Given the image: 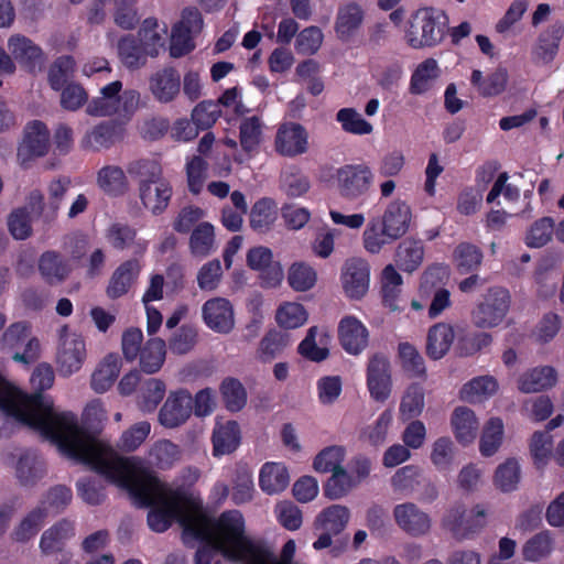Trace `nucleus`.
Returning a JSON list of instances; mask_svg holds the SVG:
<instances>
[{"label":"nucleus","mask_w":564,"mask_h":564,"mask_svg":"<svg viewBox=\"0 0 564 564\" xmlns=\"http://www.w3.org/2000/svg\"><path fill=\"white\" fill-rule=\"evenodd\" d=\"M79 445L64 443L68 451L79 457L109 481L127 489L140 507H153L148 514V524L155 532L166 531L177 520L183 527V519L195 513L186 507L183 492L162 482L153 473L144 468L134 457H122L109 445L99 447L87 440L77 438Z\"/></svg>","instance_id":"f257e3e1"},{"label":"nucleus","mask_w":564,"mask_h":564,"mask_svg":"<svg viewBox=\"0 0 564 564\" xmlns=\"http://www.w3.org/2000/svg\"><path fill=\"white\" fill-rule=\"evenodd\" d=\"M54 379V370L48 364L39 365L31 376V384L39 392L26 394L0 376V410L39 431L69 458L82 463V459L73 455L64 443L77 445V438H85L87 443H94L99 447L107 444L79 427L77 417L72 412L56 411L52 399L41 393L53 386Z\"/></svg>","instance_id":"f03ea898"},{"label":"nucleus","mask_w":564,"mask_h":564,"mask_svg":"<svg viewBox=\"0 0 564 564\" xmlns=\"http://www.w3.org/2000/svg\"><path fill=\"white\" fill-rule=\"evenodd\" d=\"M184 542L188 538L200 541H213L220 553L230 560L248 564L257 544L245 534V519L240 511L228 510L217 519H212L202 510L183 519Z\"/></svg>","instance_id":"7ed1b4c3"},{"label":"nucleus","mask_w":564,"mask_h":564,"mask_svg":"<svg viewBox=\"0 0 564 564\" xmlns=\"http://www.w3.org/2000/svg\"><path fill=\"white\" fill-rule=\"evenodd\" d=\"M448 26V17L442 10L423 8L411 15L406 23L404 39L412 48L438 45Z\"/></svg>","instance_id":"20e7f679"},{"label":"nucleus","mask_w":564,"mask_h":564,"mask_svg":"<svg viewBox=\"0 0 564 564\" xmlns=\"http://www.w3.org/2000/svg\"><path fill=\"white\" fill-rule=\"evenodd\" d=\"M122 89V83L115 80L100 89V95L93 98L86 108L90 116L107 117L119 115L122 117H130L133 115L140 105V94L134 89Z\"/></svg>","instance_id":"39448f33"},{"label":"nucleus","mask_w":564,"mask_h":564,"mask_svg":"<svg viewBox=\"0 0 564 564\" xmlns=\"http://www.w3.org/2000/svg\"><path fill=\"white\" fill-rule=\"evenodd\" d=\"M510 304L508 290L500 286L490 288L471 311L473 325L480 329L499 326L505 321Z\"/></svg>","instance_id":"423d86ee"},{"label":"nucleus","mask_w":564,"mask_h":564,"mask_svg":"<svg viewBox=\"0 0 564 564\" xmlns=\"http://www.w3.org/2000/svg\"><path fill=\"white\" fill-rule=\"evenodd\" d=\"M487 524V510L476 505L469 512L463 505L448 509L442 519V525L449 531L456 540H466L480 532Z\"/></svg>","instance_id":"0eeeda50"},{"label":"nucleus","mask_w":564,"mask_h":564,"mask_svg":"<svg viewBox=\"0 0 564 564\" xmlns=\"http://www.w3.org/2000/svg\"><path fill=\"white\" fill-rule=\"evenodd\" d=\"M373 172L366 163L346 164L336 170L337 191L343 198L355 200L366 195L373 184Z\"/></svg>","instance_id":"6e6552de"},{"label":"nucleus","mask_w":564,"mask_h":564,"mask_svg":"<svg viewBox=\"0 0 564 564\" xmlns=\"http://www.w3.org/2000/svg\"><path fill=\"white\" fill-rule=\"evenodd\" d=\"M87 356L84 338L72 333L67 326L59 330V345L56 356L58 371L62 376L68 377L77 372Z\"/></svg>","instance_id":"1a4fd4ad"},{"label":"nucleus","mask_w":564,"mask_h":564,"mask_svg":"<svg viewBox=\"0 0 564 564\" xmlns=\"http://www.w3.org/2000/svg\"><path fill=\"white\" fill-rule=\"evenodd\" d=\"M392 516L398 528L410 536H424L432 529L430 514L414 502L405 501L395 505Z\"/></svg>","instance_id":"9d476101"},{"label":"nucleus","mask_w":564,"mask_h":564,"mask_svg":"<svg viewBox=\"0 0 564 564\" xmlns=\"http://www.w3.org/2000/svg\"><path fill=\"white\" fill-rule=\"evenodd\" d=\"M48 148V129L41 121H32L25 127L23 141L18 148V161L26 166L35 158L44 156Z\"/></svg>","instance_id":"9b49d317"},{"label":"nucleus","mask_w":564,"mask_h":564,"mask_svg":"<svg viewBox=\"0 0 564 564\" xmlns=\"http://www.w3.org/2000/svg\"><path fill=\"white\" fill-rule=\"evenodd\" d=\"M367 387L370 395L378 402L386 401L391 393V367L388 357L377 352L367 365Z\"/></svg>","instance_id":"f8f14e48"},{"label":"nucleus","mask_w":564,"mask_h":564,"mask_svg":"<svg viewBox=\"0 0 564 564\" xmlns=\"http://www.w3.org/2000/svg\"><path fill=\"white\" fill-rule=\"evenodd\" d=\"M275 151L288 158L301 155L307 151L308 135L303 126L295 122H286L279 127L275 140Z\"/></svg>","instance_id":"ddd939ff"},{"label":"nucleus","mask_w":564,"mask_h":564,"mask_svg":"<svg viewBox=\"0 0 564 564\" xmlns=\"http://www.w3.org/2000/svg\"><path fill=\"white\" fill-rule=\"evenodd\" d=\"M193 412V398L186 390H178L171 393L159 413L160 423L174 429L184 424Z\"/></svg>","instance_id":"4468645a"},{"label":"nucleus","mask_w":564,"mask_h":564,"mask_svg":"<svg viewBox=\"0 0 564 564\" xmlns=\"http://www.w3.org/2000/svg\"><path fill=\"white\" fill-rule=\"evenodd\" d=\"M247 264L260 272L262 284L274 288L283 280V270L278 261H273L272 251L263 246L251 248L247 253Z\"/></svg>","instance_id":"2eb2a0df"},{"label":"nucleus","mask_w":564,"mask_h":564,"mask_svg":"<svg viewBox=\"0 0 564 564\" xmlns=\"http://www.w3.org/2000/svg\"><path fill=\"white\" fill-rule=\"evenodd\" d=\"M369 264L360 258L345 262L341 271V283L345 294L355 300L361 299L369 289Z\"/></svg>","instance_id":"dca6fc26"},{"label":"nucleus","mask_w":564,"mask_h":564,"mask_svg":"<svg viewBox=\"0 0 564 564\" xmlns=\"http://www.w3.org/2000/svg\"><path fill=\"white\" fill-rule=\"evenodd\" d=\"M205 324L219 334H228L235 326L234 307L224 297H214L206 301L202 307Z\"/></svg>","instance_id":"f3484780"},{"label":"nucleus","mask_w":564,"mask_h":564,"mask_svg":"<svg viewBox=\"0 0 564 564\" xmlns=\"http://www.w3.org/2000/svg\"><path fill=\"white\" fill-rule=\"evenodd\" d=\"M117 51L120 62L130 70L144 67L149 56H158L155 48H147L142 39H139L134 34L123 35L117 44Z\"/></svg>","instance_id":"a211bd4d"},{"label":"nucleus","mask_w":564,"mask_h":564,"mask_svg":"<svg viewBox=\"0 0 564 564\" xmlns=\"http://www.w3.org/2000/svg\"><path fill=\"white\" fill-rule=\"evenodd\" d=\"M149 90L155 100L169 104L176 99L181 90V77L172 67H163L149 77Z\"/></svg>","instance_id":"6ab92c4d"},{"label":"nucleus","mask_w":564,"mask_h":564,"mask_svg":"<svg viewBox=\"0 0 564 564\" xmlns=\"http://www.w3.org/2000/svg\"><path fill=\"white\" fill-rule=\"evenodd\" d=\"M11 56L28 70L33 72L44 63V54L39 45L29 37L13 34L8 40Z\"/></svg>","instance_id":"aec40b11"},{"label":"nucleus","mask_w":564,"mask_h":564,"mask_svg":"<svg viewBox=\"0 0 564 564\" xmlns=\"http://www.w3.org/2000/svg\"><path fill=\"white\" fill-rule=\"evenodd\" d=\"M338 337L348 354L358 355L367 347L369 333L359 319L346 316L339 323Z\"/></svg>","instance_id":"412c9836"},{"label":"nucleus","mask_w":564,"mask_h":564,"mask_svg":"<svg viewBox=\"0 0 564 564\" xmlns=\"http://www.w3.org/2000/svg\"><path fill=\"white\" fill-rule=\"evenodd\" d=\"M564 34V25L555 22L543 31L532 48V61L536 65H547L555 58Z\"/></svg>","instance_id":"4be33fe9"},{"label":"nucleus","mask_w":564,"mask_h":564,"mask_svg":"<svg viewBox=\"0 0 564 564\" xmlns=\"http://www.w3.org/2000/svg\"><path fill=\"white\" fill-rule=\"evenodd\" d=\"M138 189L143 206L153 215L162 214L172 197V186L164 177L153 183L140 184Z\"/></svg>","instance_id":"5701e85b"},{"label":"nucleus","mask_w":564,"mask_h":564,"mask_svg":"<svg viewBox=\"0 0 564 564\" xmlns=\"http://www.w3.org/2000/svg\"><path fill=\"white\" fill-rule=\"evenodd\" d=\"M141 271L140 262L130 259L121 263L110 276L106 294L109 299L116 300L128 293L132 284L137 281Z\"/></svg>","instance_id":"b1692460"},{"label":"nucleus","mask_w":564,"mask_h":564,"mask_svg":"<svg viewBox=\"0 0 564 564\" xmlns=\"http://www.w3.org/2000/svg\"><path fill=\"white\" fill-rule=\"evenodd\" d=\"M556 382V370L551 366H541L529 369L520 375L517 386L523 393H535L553 388Z\"/></svg>","instance_id":"393cba45"},{"label":"nucleus","mask_w":564,"mask_h":564,"mask_svg":"<svg viewBox=\"0 0 564 564\" xmlns=\"http://www.w3.org/2000/svg\"><path fill=\"white\" fill-rule=\"evenodd\" d=\"M411 216L409 205L395 199L387 206L380 221L386 227L388 235L399 239L409 230Z\"/></svg>","instance_id":"a878e982"},{"label":"nucleus","mask_w":564,"mask_h":564,"mask_svg":"<svg viewBox=\"0 0 564 564\" xmlns=\"http://www.w3.org/2000/svg\"><path fill=\"white\" fill-rule=\"evenodd\" d=\"M46 474L43 458L33 451L24 452L15 466V477L23 487H33Z\"/></svg>","instance_id":"bb28decb"},{"label":"nucleus","mask_w":564,"mask_h":564,"mask_svg":"<svg viewBox=\"0 0 564 564\" xmlns=\"http://www.w3.org/2000/svg\"><path fill=\"white\" fill-rule=\"evenodd\" d=\"M74 535V522L67 519H62L42 533L40 539V550L44 555L61 552L65 542Z\"/></svg>","instance_id":"cd10ccee"},{"label":"nucleus","mask_w":564,"mask_h":564,"mask_svg":"<svg viewBox=\"0 0 564 564\" xmlns=\"http://www.w3.org/2000/svg\"><path fill=\"white\" fill-rule=\"evenodd\" d=\"M214 456L228 455L237 449L240 444V429L235 421H218L214 427L213 436Z\"/></svg>","instance_id":"c85d7f7f"},{"label":"nucleus","mask_w":564,"mask_h":564,"mask_svg":"<svg viewBox=\"0 0 564 564\" xmlns=\"http://www.w3.org/2000/svg\"><path fill=\"white\" fill-rule=\"evenodd\" d=\"M455 333L451 324L437 323L430 327L426 337V354L433 360L443 358L451 349Z\"/></svg>","instance_id":"c756f323"},{"label":"nucleus","mask_w":564,"mask_h":564,"mask_svg":"<svg viewBox=\"0 0 564 564\" xmlns=\"http://www.w3.org/2000/svg\"><path fill=\"white\" fill-rule=\"evenodd\" d=\"M39 271L46 283L55 285L68 278L72 268L58 252L46 251L39 259Z\"/></svg>","instance_id":"7c9ffc66"},{"label":"nucleus","mask_w":564,"mask_h":564,"mask_svg":"<svg viewBox=\"0 0 564 564\" xmlns=\"http://www.w3.org/2000/svg\"><path fill=\"white\" fill-rule=\"evenodd\" d=\"M451 423L455 437L460 444H470L476 438L479 423L474 411L469 408H456L452 414Z\"/></svg>","instance_id":"2f4dec72"},{"label":"nucleus","mask_w":564,"mask_h":564,"mask_svg":"<svg viewBox=\"0 0 564 564\" xmlns=\"http://www.w3.org/2000/svg\"><path fill=\"white\" fill-rule=\"evenodd\" d=\"M121 138L118 127L110 122H102L87 131L82 139V148L91 151L109 149Z\"/></svg>","instance_id":"473e14b6"},{"label":"nucleus","mask_w":564,"mask_h":564,"mask_svg":"<svg viewBox=\"0 0 564 564\" xmlns=\"http://www.w3.org/2000/svg\"><path fill=\"white\" fill-rule=\"evenodd\" d=\"M290 482L286 467L281 463H265L259 475V486L268 495H276L283 491Z\"/></svg>","instance_id":"72a5a7b5"},{"label":"nucleus","mask_w":564,"mask_h":564,"mask_svg":"<svg viewBox=\"0 0 564 564\" xmlns=\"http://www.w3.org/2000/svg\"><path fill=\"white\" fill-rule=\"evenodd\" d=\"M47 518V509L36 506L30 510L11 532V539L19 543H26L32 540L43 527Z\"/></svg>","instance_id":"f704fd0d"},{"label":"nucleus","mask_w":564,"mask_h":564,"mask_svg":"<svg viewBox=\"0 0 564 564\" xmlns=\"http://www.w3.org/2000/svg\"><path fill=\"white\" fill-rule=\"evenodd\" d=\"M508 78V72L502 67L495 69L486 78H484L481 70L474 69L470 76V83L477 88L479 95L494 97L505 91Z\"/></svg>","instance_id":"c9c22d12"},{"label":"nucleus","mask_w":564,"mask_h":564,"mask_svg":"<svg viewBox=\"0 0 564 564\" xmlns=\"http://www.w3.org/2000/svg\"><path fill=\"white\" fill-rule=\"evenodd\" d=\"M121 369V359L117 354L107 355L91 376V388L102 393L117 380Z\"/></svg>","instance_id":"e433bc0d"},{"label":"nucleus","mask_w":564,"mask_h":564,"mask_svg":"<svg viewBox=\"0 0 564 564\" xmlns=\"http://www.w3.org/2000/svg\"><path fill=\"white\" fill-rule=\"evenodd\" d=\"M364 20V11L356 3L340 7L336 17L335 30L341 41H348L360 28Z\"/></svg>","instance_id":"4c0bfd02"},{"label":"nucleus","mask_w":564,"mask_h":564,"mask_svg":"<svg viewBox=\"0 0 564 564\" xmlns=\"http://www.w3.org/2000/svg\"><path fill=\"white\" fill-rule=\"evenodd\" d=\"M100 189L111 196L123 195L129 189L124 171L118 165H106L97 173Z\"/></svg>","instance_id":"58836bf2"},{"label":"nucleus","mask_w":564,"mask_h":564,"mask_svg":"<svg viewBox=\"0 0 564 564\" xmlns=\"http://www.w3.org/2000/svg\"><path fill=\"white\" fill-rule=\"evenodd\" d=\"M128 174L140 184H149L163 178V169L155 158H140L128 163Z\"/></svg>","instance_id":"ea45409f"},{"label":"nucleus","mask_w":564,"mask_h":564,"mask_svg":"<svg viewBox=\"0 0 564 564\" xmlns=\"http://www.w3.org/2000/svg\"><path fill=\"white\" fill-rule=\"evenodd\" d=\"M278 217V207L273 199L263 197L257 200L250 210V226L258 232H267Z\"/></svg>","instance_id":"a19ab883"},{"label":"nucleus","mask_w":564,"mask_h":564,"mask_svg":"<svg viewBox=\"0 0 564 564\" xmlns=\"http://www.w3.org/2000/svg\"><path fill=\"white\" fill-rule=\"evenodd\" d=\"M424 257L423 243L415 239H404L397 248L395 262L405 272L415 271Z\"/></svg>","instance_id":"79ce46f5"},{"label":"nucleus","mask_w":564,"mask_h":564,"mask_svg":"<svg viewBox=\"0 0 564 564\" xmlns=\"http://www.w3.org/2000/svg\"><path fill=\"white\" fill-rule=\"evenodd\" d=\"M189 251L196 258H206L215 250V230L209 223L195 226L189 237Z\"/></svg>","instance_id":"37998d69"},{"label":"nucleus","mask_w":564,"mask_h":564,"mask_svg":"<svg viewBox=\"0 0 564 564\" xmlns=\"http://www.w3.org/2000/svg\"><path fill=\"white\" fill-rule=\"evenodd\" d=\"M348 508L340 505H333L324 509L315 520V528L328 531L335 535L339 534L349 521Z\"/></svg>","instance_id":"c03bdc74"},{"label":"nucleus","mask_w":564,"mask_h":564,"mask_svg":"<svg viewBox=\"0 0 564 564\" xmlns=\"http://www.w3.org/2000/svg\"><path fill=\"white\" fill-rule=\"evenodd\" d=\"M422 469L415 465L399 468L390 478L393 492L408 497L414 492L422 482Z\"/></svg>","instance_id":"a18cd8bd"},{"label":"nucleus","mask_w":564,"mask_h":564,"mask_svg":"<svg viewBox=\"0 0 564 564\" xmlns=\"http://www.w3.org/2000/svg\"><path fill=\"white\" fill-rule=\"evenodd\" d=\"M395 240L398 238L388 235L379 217L371 218L362 232L364 248L372 254L379 253L384 246Z\"/></svg>","instance_id":"49530a36"},{"label":"nucleus","mask_w":564,"mask_h":564,"mask_svg":"<svg viewBox=\"0 0 564 564\" xmlns=\"http://www.w3.org/2000/svg\"><path fill=\"white\" fill-rule=\"evenodd\" d=\"M166 354L165 341L159 337L151 338L141 349L140 366L147 373L158 372L164 364Z\"/></svg>","instance_id":"de8ad7c7"},{"label":"nucleus","mask_w":564,"mask_h":564,"mask_svg":"<svg viewBox=\"0 0 564 564\" xmlns=\"http://www.w3.org/2000/svg\"><path fill=\"white\" fill-rule=\"evenodd\" d=\"M554 547V539L550 531H541L522 546V556L525 561L538 562L549 557Z\"/></svg>","instance_id":"09e8293b"},{"label":"nucleus","mask_w":564,"mask_h":564,"mask_svg":"<svg viewBox=\"0 0 564 564\" xmlns=\"http://www.w3.org/2000/svg\"><path fill=\"white\" fill-rule=\"evenodd\" d=\"M440 69L437 62L433 58H427L414 70L410 83V93L413 95H422L426 93L433 85V82L438 77Z\"/></svg>","instance_id":"8fccbe9b"},{"label":"nucleus","mask_w":564,"mask_h":564,"mask_svg":"<svg viewBox=\"0 0 564 564\" xmlns=\"http://www.w3.org/2000/svg\"><path fill=\"white\" fill-rule=\"evenodd\" d=\"M498 390V383L491 376H482L474 378L460 390V397L463 400L474 403L479 402L482 399L491 397Z\"/></svg>","instance_id":"3c124183"},{"label":"nucleus","mask_w":564,"mask_h":564,"mask_svg":"<svg viewBox=\"0 0 564 564\" xmlns=\"http://www.w3.org/2000/svg\"><path fill=\"white\" fill-rule=\"evenodd\" d=\"M402 276L392 264L382 270L381 292L384 304L391 310L399 308L398 299L401 294Z\"/></svg>","instance_id":"603ef678"},{"label":"nucleus","mask_w":564,"mask_h":564,"mask_svg":"<svg viewBox=\"0 0 564 564\" xmlns=\"http://www.w3.org/2000/svg\"><path fill=\"white\" fill-rule=\"evenodd\" d=\"M358 485L354 475L349 474L343 466L332 473V476L325 484L324 492L333 500L345 497L352 488Z\"/></svg>","instance_id":"864d4df0"},{"label":"nucleus","mask_w":564,"mask_h":564,"mask_svg":"<svg viewBox=\"0 0 564 564\" xmlns=\"http://www.w3.org/2000/svg\"><path fill=\"white\" fill-rule=\"evenodd\" d=\"M263 122L258 116L245 118L239 127L240 145L246 152L258 149L262 141Z\"/></svg>","instance_id":"5fc2aeb1"},{"label":"nucleus","mask_w":564,"mask_h":564,"mask_svg":"<svg viewBox=\"0 0 564 564\" xmlns=\"http://www.w3.org/2000/svg\"><path fill=\"white\" fill-rule=\"evenodd\" d=\"M453 257L460 273H469L477 270L484 258L481 250L469 242L459 243L455 248Z\"/></svg>","instance_id":"6e6d98bb"},{"label":"nucleus","mask_w":564,"mask_h":564,"mask_svg":"<svg viewBox=\"0 0 564 564\" xmlns=\"http://www.w3.org/2000/svg\"><path fill=\"white\" fill-rule=\"evenodd\" d=\"M70 187V181L67 177L56 178L50 182L47 186V203L44 213L45 221H53L58 214L61 205Z\"/></svg>","instance_id":"4d7b16f0"},{"label":"nucleus","mask_w":564,"mask_h":564,"mask_svg":"<svg viewBox=\"0 0 564 564\" xmlns=\"http://www.w3.org/2000/svg\"><path fill=\"white\" fill-rule=\"evenodd\" d=\"M430 459L437 470H448L455 459V444L452 438L442 436L435 440L432 444Z\"/></svg>","instance_id":"13d9d810"},{"label":"nucleus","mask_w":564,"mask_h":564,"mask_svg":"<svg viewBox=\"0 0 564 564\" xmlns=\"http://www.w3.org/2000/svg\"><path fill=\"white\" fill-rule=\"evenodd\" d=\"M503 423L499 417H491L485 425L480 437L479 449L484 456L494 455L501 445Z\"/></svg>","instance_id":"bf43d9fd"},{"label":"nucleus","mask_w":564,"mask_h":564,"mask_svg":"<svg viewBox=\"0 0 564 564\" xmlns=\"http://www.w3.org/2000/svg\"><path fill=\"white\" fill-rule=\"evenodd\" d=\"M75 72V61L69 55L59 56L54 61L48 69V84L52 89L58 91L73 77Z\"/></svg>","instance_id":"052dcab7"},{"label":"nucleus","mask_w":564,"mask_h":564,"mask_svg":"<svg viewBox=\"0 0 564 564\" xmlns=\"http://www.w3.org/2000/svg\"><path fill=\"white\" fill-rule=\"evenodd\" d=\"M336 120L340 123L341 129L351 134L365 135L373 131L370 122L365 120L361 115L354 108H341L336 113Z\"/></svg>","instance_id":"680f3d73"},{"label":"nucleus","mask_w":564,"mask_h":564,"mask_svg":"<svg viewBox=\"0 0 564 564\" xmlns=\"http://www.w3.org/2000/svg\"><path fill=\"white\" fill-rule=\"evenodd\" d=\"M316 281V271L304 262H295L289 269L288 282L294 291L304 292L311 290Z\"/></svg>","instance_id":"e2e57ef3"},{"label":"nucleus","mask_w":564,"mask_h":564,"mask_svg":"<svg viewBox=\"0 0 564 564\" xmlns=\"http://www.w3.org/2000/svg\"><path fill=\"white\" fill-rule=\"evenodd\" d=\"M345 448L332 445L322 449L314 458L313 468L317 473H333L343 466Z\"/></svg>","instance_id":"0e129e2a"},{"label":"nucleus","mask_w":564,"mask_h":564,"mask_svg":"<svg viewBox=\"0 0 564 564\" xmlns=\"http://www.w3.org/2000/svg\"><path fill=\"white\" fill-rule=\"evenodd\" d=\"M281 187L290 197H300L308 192V177L296 167L286 169L281 176Z\"/></svg>","instance_id":"69168bd1"},{"label":"nucleus","mask_w":564,"mask_h":564,"mask_svg":"<svg viewBox=\"0 0 564 564\" xmlns=\"http://www.w3.org/2000/svg\"><path fill=\"white\" fill-rule=\"evenodd\" d=\"M520 481V466L514 458L507 459L499 465L495 474V485L503 492H509L518 487Z\"/></svg>","instance_id":"338daca9"},{"label":"nucleus","mask_w":564,"mask_h":564,"mask_svg":"<svg viewBox=\"0 0 564 564\" xmlns=\"http://www.w3.org/2000/svg\"><path fill=\"white\" fill-rule=\"evenodd\" d=\"M424 409V391L419 384L410 386L400 403V415L403 420L419 416Z\"/></svg>","instance_id":"774afa93"}]
</instances>
